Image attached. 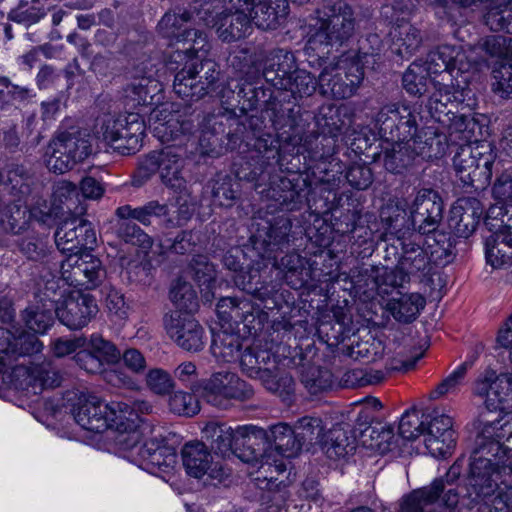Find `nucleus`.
I'll list each match as a JSON object with an SVG mask.
<instances>
[{
  "mask_svg": "<svg viewBox=\"0 0 512 512\" xmlns=\"http://www.w3.org/2000/svg\"><path fill=\"white\" fill-rule=\"evenodd\" d=\"M54 301L43 303L42 306L35 305L26 308L22 318L26 326L35 333H44L54 321Z\"/></svg>",
  "mask_w": 512,
  "mask_h": 512,
  "instance_id": "nucleus-41",
  "label": "nucleus"
},
{
  "mask_svg": "<svg viewBox=\"0 0 512 512\" xmlns=\"http://www.w3.org/2000/svg\"><path fill=\"white\" fill-rule=\"evenodd\" d=\"M15 373L18 376H26L29 385L40 389L54 388L61 383L59 371L48 362L30 367L21 366L15 370Z\"/></svg>",
  "mask_w": 512,
  "mask_h": 512,
  "instance_id": "nucleus-34",
  "label": "nucleus"
},
{
  "mask_svg": "<svg viewBox=\"0 0 512 512\" xmlns=\"http://www.w3.org/2000/svg\"><path fill=\"white\" fill-rule=\"evenodd\" d=\"M273 125L277 130H283L289 138L301 141L309 124L303 119L300 107L293 106L274 113Z\"/></svg>",
  "mask_w": 512,
  "mask_h": 512,
  "instance_id": "nucleus-35",
  "label": "nucleus"
},
{
  "mask_svg": "<svg viewBox=\"0 0 512 512\" xmlns=\"http://www.w3.org/2000/svg\"><path fill=\"white\" fill-rule=\"evenodd\" d=\"M144 132L145 122L139 113L105 114L96 124L97 135L122 155L140 150Z\"/></svg>",
  "mask_w": 512,
  "mask_h": 512,
  "instance_id": "nucleus-6",
  "label": "nucleus"
},
{
  "mask_svg": "<svg viewBox=\"0 0 512 512\" xmlns=\"http://www.w3.org/2000/svg\"><path fill=\"white\" fill-rule=\"evenodd\" d=\"M7 177L12 189L22 196L29 195L32 191V186L35 184L33 174L22 165H12L8 170Z\"/></svg>",
  "mask_w": 512,
  "mask_h": 512,
  "instance_id": "nucleus-61",
  "label": "nucleus"
},
{
  "mask_svg": "<svg viewBox=\"0 0 512 512\" xmlns=\"http://www.w3.org/2000/svg\"><path fill=\"white\" fill-rule=\"evenodd\" d=\"M55 243L62 253L81 254L82 250L91 249L96 244V234L88 221L73 217L60 224Z\"/></svg>",
  "mask_w": 512,
  "mask_h": 512,
  "instance_id": "nucleus-19",
  "label": "nucleus"
},
{
  "mask_svg": "<svg viewBox=\"0 0 512 512\" xmlns=\"http://www.w3.org/2000/svg\"><path fill=\"white\" fill-rule=\"evenodd\" d=\"M383 150V165L391 173H402L418 158L415 141H391Z\"/></svg>",
  "mask_w": 512,
  "mask_h": 512,
  "instance_id": "nucleus-32",
  "label": "nucleus"
},
{
  "mask_svg": "<svg viewBox=\"0 0 512 512\" xmlns=\"http://www.w3.org/2000/svg\"><path fill=\"white\" fill-rule=\"evenodd\" d=\"M253 396V388L230 371L212 374L203 386V397L214 406H223L229 399L247 401Z\"/></svg>",
  "mask_w": 512,
  "mask_h": 512,
  "instance_id": "nucleus-13",
  "label": "nucleus"
},
{
  "mask_svg": "<svg viewBox=\"0 0 512 512\" xmlns=\"http://www.w3.org/2000/svg\"><path fill=\"white\" fill-rule=\"evenodd\" d=\"M241 347L242 342L238 334L219 331L213 336L211 351L216 358L231 362L236 359Z\"/></svg>",
  "mask_w": 512,
  "mask_h": 512,
  "instance_id": "nucleus-44",
  "label": "nucleus"
},
{
  "mask_svg": "<svg viewBox=\"0 0 512 512\" xmlns=\"http://www.w3.org/2000/svg\"><path fill=\"white\" fill-rule=\"evenodd\" d=\"M92 153L89 136L79 130L58 133L46 150V166L49 171L63 174L86 160Z\"/></svg>",
  "mask_w": 512,
  "mask_h": 512,
  "instance_id": "nucleus-7",
  "label": "nucleus"
},
{
  "mask_svg": "<svg viewBox=\"0 0 512 512\" xmlns=\"http://www.w3.org/2000/svg\"><path fill=\"white\" fill-rule=\"evenodd\" d=\"M167 214L168 206L156 200L137 208H132L130 205L120 206L115 211L117 218H132L146 226L151 224L152 218L166 216Z\"/></svg>",
  "mask_w": 512,
  "mask_h": 512,
  "instance_id": "nucleus-40",
  "label": "nucleus"
},
{
  "mask_svg": "<svg viewBox=\"0 0 512 512\" xmlns=\"http://www.w3.org/2000/svg\"><path fill=\"white\" fill-rule=\"evenodd\" d=\"M302 383L310 394L317 395L333 386V375L328 369L310 367L303 372Z\"/></svg>",
  "mask_w": 512,
  "mask_h": 512,
  "instance_id": "nucleus-54",
  "label": "nucleus"
},
{
  "mask_svg": "<svg viewBox=\"0 0 512 512\" xmlns=\"http://www.w3.org/2000/svg\"><path fill=\"white\" fill-rule=\"evenodd\" d=\"M394 439L393 429L389 426H369L360 434V441L364 446L375 449L380 453L391 451L394 446Z\"/></svg>",
  "mask_w": 512,
  "mask_h": 512,
  "instance_id": "nucleus-45",
  "label": "nucleus"
},
{
  "mask_svg": "<svg viewBox=\"0 0 512 512\" xmlns=\"http://www.w3.org/2000/svg\"><path fill=\"white\" fill-rule=\"evenodd\" d=\"M425 423V446L434 457H446L455 447V431L450 416L438 411L428 415Z\"/></svg>",
  "mask_w": 512,
  "mask_h": 512,
  "instance_id": "nucleus-20",
  "label": "nucleus"
},
{
  "mask_svg": "<svg viewBox=\"0 0 512 512\" xmlns=\"http://www.w3.org/2000/svg\"><path fill=\"white\" fill-rule=\"evenodd\" d=\"M163 324L168 336L182 349L197 352L203 348L204 330L191 314L181 311L166 313Z\"/></svg>",
  "mask_w": 512,
  "mask_h": 512,
  "instance_id": "nucleus-16",
  "label": "nucleus"
},
{
  "mask_svg": "<svg viewBox=\"0 0 512 512\" xmlns=\"http://www.w3.org/2000/svg\"><path fill=\"white\" fill-rule=\"evenodd\" d=\"M195 68V75L197 80L204 86V95L215 93L219 87L218 81L220 79V70L218 65L211 59L203 61H196L191 59L188 61Z\"/></svg>",
  "mask_w": 512,
  "mask_h": 512,
  "instance_id": "nucleus-53",
  "label": "nucleus"
},
{
  "mask_svg": "<svg viewBox=\"0 0 512 512\" xmlns=\"http://www.w3.org/2000/svg\"><path fill=\"white\" fill-rule=\"evenodd\" d=\"M474 393L485 397L488 411H512V374H500L493 370L482 373L474 385Z\"/></svg>",
  "mask_w": 512,
  "mask_h": 512,
  "instance_id": "nucleus-14",
  "label": "nucleus"
},
{
  "mask_svg": "<svg viewBox=\"0 0 512 512\" xmlns=\"http://www.w3.org/2000/svg\"><path fill=\"white\" fill-rule=\"evenodd\" d=\"M289 80V85L283 86L281 90L290 91L293 95H299L300 97L311 96L318 87V81L310 72L298 68Z\"/></svg>",
  "mask_w": 512,
  "mask_h": 512,
  "instance_id": "nucleus-58",
  "label": "nucleus"
},
{
  "mask_svg": "<svg viewBox=\"0 0 512 512\" xmlns=\"http://www.w3.org/2000/svg\"><path fill=\"white\" fill-rule=\"evenodd\" d=\"M494 157L484 145H465L459 148L453 158L457 176L465 186L476 190L484 189L492 177Z\"/></svg>",
  "mask_w": 512,
  "mask_h": 512,
  "instance_id": "nucleus-9",
  "label": "nucleus"
},
{
  "mask_svg": "<svg viewBox=\"0 0 512 512\" xmlns=\"http://www.w3.org/2000/svg\"><path fill=\"white\" fill-rule=\"evenodd\" d=\"M411 141H415L417 155L421 158L441 157L447 147L445 137L434 131L425 132L424 135L417 134Z\"/></svg>",
  "mask_w": 512,
  "mask_h": 512,
  "instance_id": "nucleus-49",
  "label": "nucleus"
},
{
  "mask_svg": "<svg viewBox=\"0 0 512 512\" xmlns=\"http://www.w3.org/2000/svg\"><path fill=\"white\" fill-rule=\"evenodd\" d=\"M363 78V67L358 61L341 57L323 68L318 77V88L324 96L346 99L354 95Z\"/></svg>",
  "mask_w": 512,
  "mask_h": 512,
  "instance_id": "nucleus-8",
  "label": "nucleus"
},
{
  "mask_svg": "<svg viewBox=\"0 0 512 512\" xmlns=\"http://www.w3.org/2000/svg\"><path fill=\"white\" fill-rule=\"evenodd\" d=\"M291 228L292 223L288 218L283 216L277 217L259 231V237L266 246L280 248L289 242Z\"/></svg>",
  "mask_w": 512,
  "mask_h": 512,
  "instance_id": "nucleus-46",
  "label": "nucleus"
},
{
  "mask_svg": "<svg viewBox=\"0 0 512 512\" xmlns=\"http://www.w3.org/2000/svg\"><path fill=\"white\" fill-rule=\"evenodd\" d=\"M319 445L328 458L337 460L354 452L356 437L348 427L337 425L323 433Z\"/></svg>",
  "mask_w": 512,
  "mask_h": 512,
  "instance_id": "nucleus-29",
  "label": "nucleus"
},
{
  "mask_svg": "<svg viewBox=\"0 0 512 512\" xmlns=\"http://www.w3.org/2000/svg\"><path fill=\"white\" fill-rule=\"evenodd\" d=\"M73 415L83 429L96 433L105 431L114 421L108 414V406L98 397L90 394H81Z\"/></svg>",
  "mask_w": 512,
  "mask_h": 512,
  "instance_id": "nucleus-22",
  "label": "nucleus"
},
{
  "mask_svg": "<svg viewBox=\"0 0 512 512\" xmlns=\"http://www.w3.org/2000/svg\"><path fill=\"white\" fill-rule=\"evenodd\" d=\"M425 65L434 75H442V81H452V78L469 72L477 65L459 46L441 45L432 50Z\"/></svg>",
  "mask_w": 512,
  "mask_h": 512,
  "instance_id": "nucleus-15",
  "label": "nucleus"
},
{
  "mask_svg": "<svg viewBox=\"0 0 512 512\" xmlns=\"http://www.w3.org/2000/svg\"><path fill=\"white\" fill-rule=\"evenodd\" d=\"M423 414L412 408L406 411L399 422V435L406 440H414L425 432Z\"/></svg>",
  "mask_w": 512,
  "mask_h": 512,
  "instance_id": "nucleus-57",
  "label": "nucleus"
},
{
  "mask_svg": "<svg viewBox=\"0 0 512 512\" xmlns=\"http://www.w3.org/2000/svg\"><path fill=\"white\" fill-rule=\"evenodd\" d=\"M443 202L439 194L432 189L418 191L411 206V226L421 234L435 231L442 220Z\"/></svg>",
  "mask_w": 512,
  "mask_h": 512,
  "instance_id": "nucleus-17",
  "label": "nucleus"
},
{
  "mask_svg": "<svg viewBox=\"0 0 512 512\" xmlns=\"http://www.w3.org/2000/svg\"><path fill=\"white\" fill-rule=\"evenodd\" d=\"M181 455L187 474L203 479L205 485H216L227 477L221 463L213 461L210 451L203 442L185 444Z\"/></svg>",
  "mask_w": 512,
  "mask_h": 512,
  "instance_id": "nucleus-12",
  "label": "nucleus"
},
{
  "mask_svg": "<svg viewBox=\"0 0 512 512\" xmlns=\"http://www.w3.org/2000/svg\"><path fill=\"white\" fill-rule=\"evenodd\" d=\"M117 235L126 243L140 247L144 252L151 249L153 241L151 237L137 226L132 218H118Z\"/></svg>",
  "mask_w": 512,
  "mask_h": 512,
  "instance_id": "nucleus-51",
  "label": "nucleus"
},
{
  "mask_svg": "<svg viewBox=\"0 0 512 512\" xmlns=\"http://www.w3.org/2000/svg\"><path fill=\"white\" fill-rule=\"evenodd\" d=\"M42 343L34 334L27 333L20 328L14 332L0 328V359L2 355L18 357L38 353Z\"/></svg>",
  "mask_w": 512,
  "mask_h": 512,
  "instance_id": "nucleus-27",
  "label": "nucleus"
},
{
  "mask_svg": "<svg viewBox=\"0 0 512 512\" xmlns=\"http://www.w3.org/2000/svg\"><path fill=\"white\" fill-rule=\"evenodd\" d=\"M251 21L262 30H274L286 19L289 12L287 0H244Z\"/></svg>",
  "mask_w": 512,
  "mask_h": 512,
  "instance_id": "nucleus-24",
  "label": "nucleus"
},
{
  "mask_svg": "<svg viewBox=\"0 0 512 512\" xmlns=\"http://www.w3.org/2000/svg\"><path fill=\"white\" fill-rule=\"evenodd\" d=\"M409 115V106L388 104L383 106L376 115V126L380 135L387 141H392L393 134L397 132L396 124Z\"/></svg>",
  "mask_w": 512,
  "mask_h": 512,
  "instance_id": "nucleus-38",
  "label": "nucleus"
},
{
  "mask_svg": "<svg viewBox=\"0 0 512 512\" xmlns=\"http://www.w3.org/2000/svg\"><path fill=\"white\" fill-rule=\"evenodd\" d=\"M466 496L471 504L487 502L496 492L499 496L512 489V461L506 456V451L499 441L490 437L479 435L476 439V448L471 455Z\"/></svg>",
  "mask_w": 512,
  "mask_h": 512,
  "instance_id": "nucleus-1",
  "label": "nucleus"
},
{
  "mask_svg": "<svg viewBox=\"0 0 512 512\" xmlns=\"http://www.w3.org/2000/svg\"><path fill=\"white\" fill-rule=\"evenodd\" d=\"M425 306V299L418 293L404 294L388 303V309L393 317L400 322L414 321Z\"/></svg>",
  "mask_w": 512,
  "mask_h": 512,
  "instance_id": "nucleus-36",
  "label": "nucleus"
},
{
  "mask_svg": "<svg viewBox=\"0 0 512 512\" xmlns=\"http://www.w3.org/2000/svg\"><path fill=\"white\" fill-rule=\"evenodd\" d=\"M481 202L474 197L459 199L452 207L449 226L458 237L468 238L476 230L483 214Z\"/></svg>",
  "mask_w": 512,
  "mask_h": 512,
  "instance_id": "nucleus-25",
  "label": "nucleus"
},
{
  "mask_svg": "<svg viewBox=\"0 0 512 512\" xmlns=\"http://www.w3.org/2000/svg\"><path fill=\"white\" fill-rule=\"evenodd\" d=\"M391 35L396 53L402 57L412 55L422 42L420 31L409 23L397 25Z\"/></svg>",
  "mask_w": 512,
  "mask_h": 512,
  "instance_id": "nucleus-39",
  "label": "nucleus"
},
{
  "mask_svg": "<svg viewBox=\"0 0 512 512\" xmlns=\"http://www.w3.org/2000/svg\"><path fill=\"white\" fill-rule=\"evenodd\" d=\"M320 26L308 41V48L319 57L330 53L329 47L341 46L355 32L354 12L342 0H325L317 10Z\"/></svg>",
  "mask_w": 512,
  "mask_h": 512,
  "instance_id": "nucleus-3",
  "label": "nucleus"
},
{
  "mask_svg": "<svg viewBox=\"0 0 512 512\" xmlns=\"http://www.w3.org/2000/svg\"><path fill=\"white\" fill-rule=\"evenodd\" d=\"M62 279L84 290L98 287L106 276L101 261L90 253L70 254L61 264Z\"/></svg>",
  "mask_w": 512,
  "mask_h": 512,
  "instance_id": "nucleus-11",
  "label": "nucleus"
},
{
  "mask_svg": "<svg viewBox=\"0 0 512 512\" xmlns=\"http://www.w3.org/2000/svg\"><path fill=\"white\" fill-rule=\"evenodd\" d=\"M240 367L250 378L259 379L265 388L277 393L283 384L289 393L293 388V379L284 375L278 378V366L275 355L259 345L248 346L240 355Z\"/></svg>",
  "mask_w": 512,
  "mask_h": 512,
  "instance_id": "nucleus-10",
  "label": "nucleus"
},
{
  "mask_svg": "<svg viewBox=\"0 0 512 512\" xmlns=\"http://www.w3.org/2000/svg\"><path fill=\"white\" fill-rule=\"evenodd\" d=\"M184 149L180 145H170L160 151H153L141 160L133 184L141 186L155 173L164 186L175 192L187 190L184 174Z\"/></svg>",
  "mask_w": 512,
  "mask_h": 512,
  "instance_id": "nucleus-5",
  "label": "nucleus"
},
{
  "mask_svg": "<svg viewBox=\"0 0 512 512\" xmlns=\"http://www.w3.org/2000/svg\"><path fill=\"white\" fill-rule=\"evenodd\" d=\"M425 63L413 62L402 77L404 89L411 95L420 96L427 90V82L433 75Z\"/></svg>",
  "mask_w": 512,
  "mask_h": 512,
  "instance_id": "nucleus-47",
  "label": "nucleus"
},
{
  "mask_svg": "<svg viewBox=\"0 0 512 512\" xmlns=\"http://www.w3.org/2000/svg\"><path fill=\"white\" fill-rule=\"evenodd\" d=\"M492 90L502 98L512 95V62H498L492 71Z\"/></svg>",
  "mask_w": 512,
  "mask_h": 512,
  "instance_id": "nucleus-59",
  "label": "nucleus"
},
{
  "mask_svg": "<svg viewBox=\"0 0 512 512\" xmlns=\"http://www.w3.org/2000/svg\"><path fill=\"white\" fill-rule=\"evenodd\" d=\"M244 0H238L234 12L221 13L213 27L218 37L225 42L239 40L252 31V21L248 14Z\"/></svg>",
  "mask_w": 512,
  "mask_h": 512,
  "instance_id": "nucleus-26",
  "label": "nucleus"
},
{
  "mask_svg": "<svg viewBox=\"0 0 512 512\" xmlns=\"http://www.w3.org/2000/svg\"><path fill=\"white\" fill-rule=\"evenodd\" d=\"M297 64L293 53L285 50H277L267 58L263 76L275 88L282 89L290 83V76L296 70Z\"/></svg>",
  "mask_w": 512,
  "mask_h": 512,
  "instance_id": "nucleus-28",
  "label": "nucleus"
},
{
  "mask_svg": "<svg viewBox=\"0 0 512 512\" xmlns=\"http://www.w3.org/2000/svg\"><path fill=\"white\" fill-rule=\"evenodd\" d=\"M170 299L173 304L179 309L178 311H185L184 313L191 314L198 308L197 293L191 283L178 278L172 284L170 290Z\"/></svg>",
  "mask_w": 512,
  "mask_h": 512,
  "instance_id": "nucleus-48",
  "label": "nucleus"
},
{
  "mask_svg": "<svg viewBox=\"0 0 512 512\" xmlns=\"http://www.w3.org/2000/svg\"><path fill=\"white\" fill-rule=\"evenodd\" d=\"M191 20L189 12L182 14H165L159 22V30L164 37L188 44L185 52L206 51V35L197 29H190L188 22Z\"/></svg>",
  "mask_w": 512,
  "mask_h": 512,
  "instance_id": "nucleus-21",
  "label": "nucleus"
},
{
  "mask_svg": "<svg viewBox=\"0 0 512 512\" xmlns=\"http://www.w3.org/2000/svg\"><path fill=\"white\" fill-rule=\"evenodd\" d=\"M169 119L162 122H154V132L162 142H170L183 139L192 132L193 125L190 121H181L178 117L169 114Z\"/></svg>",
  "mask_w": 512,
  "mask_h": 512,
  "instance_id": "nucleus-43",
  "label": "nucleus"
},
{
  "mask_svg": "<svg viewBox=\"0 0 512 512\" xmlns=\"http://www.w3.org/2000/svg\"><path fill=\"white\" fill-rule=\"evenodd\" d=\"M466 375V366L458 367L454 372L444 378L433 390L428 394L430 400H438L449 393H455L462 384Z\"/></svg>",
  "mask_w": 512,
  "mask_h": 512,
  "instance_id": "nucleus-62",
  "label": "nucleus"
},
{
  "mask_svg": "<svg viewBox=\"0 0 512 512\" xmlns=\"http://www.w3.org/2000/svg\"><path fill=\"white\" fill-rule=\"evenodd\" d=\"M396 242L401 248V255L395 267L371 266L363 272L377 289L402 286L410 276L424 275L431 268L428 252L415 240L398 237Z\"/></svg>",
  "mask_w": 512,
  "mask_h": 512,
  "instance_id": "nucleus-4",
  "label": "nucleus"
},
{
  "mask_svg": "<svg viewBox=\"0 0 512 512\" xmlns=\"http://www.w3.org/2000/svg\"><path fill=\"white\" fill-rule=\"evenodd\" d=\"M439 87L430 96L427 107L431 117L440 123H446V119L453 113L452 108L465 100V90H454V84L451 87L448 84L437 82Z\"/></svg>",
  "mask_w": 512,
  "mask_h": 512,
  "instance_id": "nucleus-30",
  "label": "nucleus"
},
{
  "mask_svg": "<svg viewBox=\"0 0 512 512\" xmlns=\"http://www.w3.org/2000/svg\"><path fill=\"white\" fill-rule=\"evenodd\" d=\"M159 246L160 253L164 254L172 252L179 255H184L193 250L195 243L191 231H182L175 238L164 237L160 239Z\"/></svg>",
  "mask_w": 512,
  "mask_h": 512,
  "instance_id": "nucleus-60",
  "label": "nucleus"
},
{
  "mask_svg": "<svg viewBox=\"0 0 512 512\" xmlns=\"http://www.w3.org/2000/svg\"><path fill=\"white\" fill-rule=\"evenodd\" d=\"M461 474V466L454 463L444 476L436 478L430 485L422 487L431 504L438 501L444 505L446 511H457L456 507L464 490L457 484Z\"/></svg>",
  "mask_w": 512,
  "mask_h": 512,
  "instance_id": "nucleus-23",
  "label": "nucleus"
},
{
  "mask_svg": "<svg viewBox=\"0 0 512 512\" xmlns=\"http://www.w3.org/2000/svg\"><path fill=\"white\" fill-rule=\"evenodd\" d=\"M29 218L26 206L12 203L5 207L0 222L5 231L19 234L28 227Z\"/></svg>",
  "mask_w": 512,
  "mask_h": 512,
  "instance_id": "nucleus-52",
  "label": "nucleus"
},
{
  "mask_svg": "<svg viewBox=\"0 0 512 512\" xmlns=\"http://www.w3.org/2000/svg\"><path fill=\"white\" fill-rule=\"evenodd\" d=\"M485 240L486 263L493 269H506L512 266V233L493 230Z\"/></svg>",
  "mask_w": 512,
  "mask_h": 512,
  "instance_id": "nucleus-31",
  "label": "nucleus"
},
{
  "mask_svg": "<svg viewBox=\"0 0 512 512\" xmlns=\"http://www.w3.org/2000/svg\"><path fill=\"white\" fill-rule=\"evenodd\" d=\"M202 433L211 449L223 457L243 448L239 456L246 462L260 463L258 471L266 480L276 479L275 474L286 470L285 464L281 460L272 459V452L266 450L267 434L262 428L250 425L232 429L224 423L210 422Z\"/></svg>",
  "mask_w": 512,
  "mask_h": 512,
  "instance_id": "nucleus-2",
  "label": "nucleus"
},
{
  "mask_svg": "<svg viewBox=\"0 0 512 512\" xmlns=\"http://www.w3.org/2000/svg\"><path fill=\"white\" fill-rule=\"evenodd\" d=\"M271 439L274 449L285 457H292L301 450L295 430L285 423H279L271 428Z\"/></svg>",
  "mask_w": 512,
  "mask_h": 512,
  "instance_id": "nucleus-42",
  "label": "nucleus"
},
{
  "mask_svg": "<svg viewBox=\"0 0 512 512\" xmlns=\"http://www.w3.org/2000/svg\"><path fill=\"white\" fill-rule=\"evenodd\" d=\"M160 91V83L151 77L135 78L126 89L127 97L137 105L151 104L154 96Z\"/></svg>",
  "mask_w": 512,
  "mask_h": 512,
  "instance_id": "nucleus-50",
  "label": "nucleus"
},
{
  "mask_svg": "<svg viewBox=\"0 0 512 512\" xmlns=\"http://www.w3.org/2000/svg\"><path fill=\"white\" fill-rule=\"evenodd\" d=\"M59 321L72 330L85 327L98 312L95 299L80 291L71 292L55 306Z\"/></svg>",
  "mask_w": 512,
  "mask_h": 512,
  "instance_id": "nucleus-18",
  "label": "nucleus"
},
{
  "mask_svg": "<svg viewBox=\"0 0 512 512\" xmlns=\"http://www.w3.org/2000/svg\"><path fill=\"white\" fill-rule=\"evenodd\" d=\"M138 456L151 466H171L176 462V454L174 450L163 445V440L152 438L147 440L138 449Z\"/></svg>",
  "mask_w": 512,
  "mask_h": 512,
  "instance_id": "nucleus-37",
  "label": "nucleus"
},
{
  "mask_svg": "<svg viewBox=\"0 0 512 512\" xmlns=\"http://www.w3.org/2000/svg\"><path fill=\"white\" fill-rule=\"evenodd\" d=\"M89 346L90 350L105 363H115L121 357L120 351L116 346L99 334L91 336Z\"/></svg>",
  "mask_w": 512,
  "mask_h": 512,
  "instance_id": "nucleus-63",
  "label": "nucleus"
},
{
  "mask_svg": "<svg viewBox=\"0 0 512 512\" xmlns=\"http://www.w3.org/2000/svg\"><path fill=\"white\" fill-rule=\"evenodd\" d=\"M294 430L298 440H300L301 447L305 443H319V440L323 435L322 420L319 417L304 416L298 419L294 426Z\"/></svg>",
  "mask_w": 512,
  "mask_h": 512,
  "instance_id": "nucleus-56",
  "label": "nucleus"
},
{
  "mask_svg": "<svg viewBox=\"0 0 512 512\" xmlns=\"http://www.w3.org/2000/svg\"><path fill=\"white\" fill-rule=\"evenodd\" d=\"M173 89L179 97L186 101H198L205 96L204 86L197 80L195 68L188 61L176 72Z\"/></svg>",
  "mask_w": 512,
  "mask_h": 512,
  "instance_id": "nucleus-33",
  "label": "nucleus"
},
{
  "mask_svg": "<svg viewBox=\"0 0 512 512\" xmlns=\"http://www.w3.org/2000/svg\"><path fill=\"white\" fill-rule=\"evenodd\" d=\"M146 385L157 395H167L173 390L174 381L167 371L154 368L146 375Z\"/></svg>",
  "mask_w": 512,
  "mask_h": 512,
  "instance_id": "nucleus-64",
  "label": "nucleus"
},
{
  "mask_svg": "<svg viewBox=\"0 0 512 512\" xmlns=\"http://www.w3.org/2000/svg\"><path fill=\"white\" fill-rule=\"evenodd\" d=\"M484 223L489 231L497 230L512 234V203L490 207Z\"/></svg>",
  "mask_w": 512,
  "mask_h": 512,
  "instance_id": "nucleus-55",
  "label": "nucleus"
}]
</instances>
